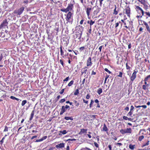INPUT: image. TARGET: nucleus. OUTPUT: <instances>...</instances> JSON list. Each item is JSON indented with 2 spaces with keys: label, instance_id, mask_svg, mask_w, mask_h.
<instances>
[{
  "label": "nucleus",
  "instance_id": "nucleus-6",
  "mask_svg": "<svg viewBox=\"0 0 150 150\" xmlns=\"http://www.w3.org/2000/svg\"><path fill=\"white\" fill-rule=\"evenodd\" d=\"M25 8L22 7L18 10H16L14 11V13L18 15H21L23 12Z\"/></svg>",
  "mask_w": 150,
  "mask_h": 150
},
{
  "label": "nucleus",
  "instance_id": "nucleus-14",
  "mask_svg": "<svg viewBox=\"0 0 150 150\" xmlns=\"http://www.w3.org/2000/svg\"><path fill=\"white\" fill-rule=\"evenodd\" d=\"M87 129H81L79 133V134L81 135L83 133H86L87 132Z\"/></svg>",
  "mask_w": 150,
  "mask_h": 150
},
{
  "label": "nucleus",
  "instance_id": "nucleus-12",
  "mask_svg": "<svg viewBox=\"0 0 150 150\" xmlns=\"http://www.w3.org/2000/svg\"><path fill=\"white\" fill-rule=\"evenodd\" d=\"M95 8H96V10L94 11L93 13V14L94 16L95 15H97V13L100 11V8H98V7H95Z\"/></svg>",
  "mask_w": 150,
  "mask_h": 150
},
{
  "label": "nucleus",
  "instance_id": "nucleus-16",
  "mask_svg": "<svg viewBox=\"0 0 150 150\" xmlns=\"http://www.w3.org/2000/svg\"><path fill=\"white\" fill-rule=\"evenodd\" d=\"M129 147L130 149L132 150H133L135 148V145L130 144L129 145Z\"/></svg>",
  "mask_w": 150,
  "mask_h": 150
},
{
  "label": "nucleus",
  "instance_id": "nucleus-25",
  "mask_svg": "<svg viewBox=\"0 0 150 150\" xmlns=\"http://www.w3.org/2000/svg\"><path fill=\"white\" fill-rule=\"evenodd\" d=\"M59 132L62 133L63 134H65L67 132L66 130H64L62 131H59Z\"/></svg>",
  "mask_w": 150,
  "mask_h": 150
},
{
  "label": "nucleus",
  "instance_id": "nucleus-44",
  "mask_svg": "<svg viewBox=\"0 0 150 150\" xmlns=\"http://www.w3.org/2000/svg\"><path fill=\"white\" fill-rule=\"evenodd\" d=\"M90 96L89 94H88L86 96V98L87 99H89V98H90Z\"/></svg>",
  "mask_w": 150,
  "mask_h": 150
},
{
  "label": "nucleus",
  "instance_id": "nucleus-20",
  "mask_svg": "<svg viewBox=\"0 0 150 150\" xmlns=\"http://www.w3.org/2000/svg\"><path fill=\"white\" fill-rule=\"evenodd\" d=\"M103 129L104 131H108V128L105 124H104V125L103 127Z\"/></svg>",
  "mask_w": 150,
  "mask_h": 150
},
{
  "label": "nucleus",
  "instance_id": "nucleus-48",
  "mask_svg": "<svg viewBox=\"0 0 150 150\" xmlns=\"http://www.w3.org/2000/svg\"><path fill=\"white\" fill-rule=\"evenodd\" d=\"M42 141V139H37L35 141V142H39Z\"/></svg>",
  "mask_w": 150,
  "mask_h": 150
},
{
  "label": "nucleus",
  "instance_id": "nucleus-10",
  "mask_svg": "<svg viewBox=\"0 0 150 150\" xmlns=\"http://www.w3.org/2000/svg\"><path fill=\"white\" fill-rule=\"evenodd\" d=\"M130 8L129 7H127L125 9V13L129 17H130Z\"/></svg>",
  "mask_w": 150,
  "mask_h": 150
},
{
  "label": "nucleus",
  "instance_id": "nucleus-37",
  "mask_svg": "<svg viewBox=\"0 0 150 150\" xmlns=\"http://www.w3.org/2000/svg\"><path fill=\"white\" fill-rule=\"evenodd\" d=\"M94 21H93L92 20H91L90 23V25L92 26L94 23Z\"/></svg>",
  "mask_w": 150,
  "mask_h": 150
},
{
  "label": "nucleus",
  "instance_id": "nucleus-9",
  "mask_svg": "<svg viewBox=\"0 0 150 150\" xmlns=\"http://www.w3.org/2000/svg\"><path fill=\"white\" fill-rule=\"evenodd\" d=\"M92 64L91 62V57L88 58L87 61V66H91Z\"/></svg>",
  "mask_w": 150,
  "mask_h": 150
},
{
  "label": "nucleus",
  "instance_id": "nucleus-31",
  "mask_svg": "<svg viewBox=\"0 0 150 150\" xmlns=\"http://www.w3.org/2000/svg\"><path fill=\"white\" fill-rule=\"evenodd\" d=\"M67 109L65 107V106H62L61 110L62 111L64 112Z\"/></svg>",
  "mask_w": 150,
  "mask_h": 150
},
{
  "label": "nucleus",
  "instance_id": "nucleus-2",
  "mask_svg": "<svg viewBox=\"0 0 150 150\" xmlns=\"http://www.w3.org/2000/svg\"><path fill=\"white\" fill-rule=\"evenodd\" d=\"M73 8V4L70 3L68 4V6L66 8H62L61 9V11L66 13L68 12H71Z\"/></svg>",
  "mask_w": 150,
  "mask_h": 150
},
{
  "label": "nucleus",
  "instance_id": "nucleus-64",
  "mask_svg": "<svg viewBox=\"0 0 150 150\" xmlns=\"http://www.w3.org/2000/svg\"><path fill=\"white\" fill-rule=\"evenodd\" d=\"M108 147L109 149V150H112V146L111 145H108Z\"/></svg>",
  "mask_w": 150,
  "mask_h": 150
},
{
  "label": "nucleus",
  "instance_id": "nucleus-8",
  "mask_svg": "<svg viewBox=\"0 0 150 150\" xmlns=\"http://www.w3.org/2000/svg\"><path fill=\"white\" fill-rule=\"evenodd\" d=\"M82 32L81 31H79V32L76 33L75 35L76 38H78V39H80L81 37Z\"/></svg>",
  "mask_w": 150,
  "mask_h": 150
},
{
  "label": "nucleus",
  "instance_id": "nucleus-26",
  "mask_svg": "<svg viewBox=\"0 0 150 150\" xmlns=\"http://www.w3.org/2000/svg\"><path fill=\"white\" fill-rule=\"evenodd\" d=\"M79 93V90L78 89L76 90L74 93V94L75 95H78Z\"/></svg>",
  "mask_w": 150,
  "mask_h": 150
},
{
  "label": "nucleus",
  "instance_id": "nucleus-46",
  "mask_svg": "<svg viewBox=\"0 0 150 150\" xmlns=\"http://www.w3.org/2000/svg\"><path fill=\"white\" fill-rule=\"evenodd\" d=\"M83 103L86 104H88V100H86L85 99H83Z\"/></svg>",
  "mask_w": 150,
  "mask_h": 150
},
{
  "label": "nucleus",
  "instance_id": "nucleus-53",
  "mask_svg": "<svg viewBox=\"0 0 150 150\" xmlns=\"http://www.w3.org/2000/svg\"><path fill=\"white\" fill-rule=\"evenodd\" d=\"M16 98L14 96H11L10 97V98L13 100H16Z\"/></svg>",
  "mask_w": 150,
  "mask_h": 150
},
{
  "label": "nucleus",
  "instance_id": "nucleus-56",
  "mask_svg": "<svg viewBox=\"0 0 150 150\" xmlns=\"http://www.w3.org/2000/svg\"><path fill=\"white\" fill-rule=\"evenodd\" d=\"M126 69H129V68H130V67H129V66H128V64H127V63L126 64Z\"/></svg>",
  "mask_w": 150,
  "mask_h": 150
},
{
  "label": "nucleus",
  "instance_id": "nucleus-28",
  "mask_svg": "<svg viewBox=\"0 0 150 150\" xmlns=\"http://www.w3.org/2000/svg\"><path fill=\"white\" fill-rule=\"evenodd\" d=\"M74 83V81L73 80H71L68 84V86H71Z\"/></svg>",
  "mask_w": 150,
  "mask_h": 150
},
{
  "label": "nucleus",
  "instance_id": "nucleus-3",
  "mask_svg": "<svg viewBox=\"0 0 150 150\" xmlns=\"http://www.w3.org/2000/svg\"><path fill=\"white\" fill-rule=\"evenodd\" d=\"M72 16V14L71 12H69L67 13V17L66 18V20L67 22L71 23L72 22V18H71Z\"/></svg>",
  "mask_w": 150,
  "mask_h": 150
},
{
  "label": "nucleus",
  "instance_id": "nucleus-27",
  "mask_svg": "<svg viewBox=\"0 0 150 150\" xmlns=\"http://www.w3.org/2000/svg\"><path fill=\"white\" fill-rule=\"evenodd\" d=\"M143 23L145 25L146 29L149 28V25L146 22L143 21Z\"/></svg>",
  "mask_w": 150,
  "mask_h": 150
},
{
  "label": "nucleus",
  "instance_id": "nucleus-7",
  "mask_svg": "<svg viewBox=\"0 0 150 150\" xmlns=\"http://www.w3.org/2000/svg\"><path fill=\"white\" fill-rule=\"evenodd\" d=\"M8 23L6 20H4L0 25V29L5 28L8 25Z\"/></svg>",
  "mask_w": 150,
  "mask_h": 150
},
{
  "label": "nucleus",
  "instance_id": "nucleus-5",
  "mask_svg": "<svg viewBox=\"0 0 150 150\" xmlns=\"http://www.w3.org/2000/svg\"><path fill=\"white\" fill-rule=\"evenodd\" d=\"M91 7H87L86 8H85L88 16V18L89 19H90V18L89 16L92 11V9H93L95 8V7H93V8H92Z\"/></svg>",
  "mask_w": 150,
  "mask_h": 150
},
{
  "label": "nucleus",
  "instance_id": "nucleus-32",
  "mask_svg": "<svg viewBox=\"0 0 150 150\" xmlns=\"http://www.w3.org/2000/svg\"><path fill=\"white\" fill-rule=\"evenodd\" d=\"M136 9L137 10H139L141 11L142 10V9L138 6H136Z\"/></svg>",
  "mask_w": 150,
  "mask_h": 150
},
{
  "label": "nucleus",
  "instance_id": "nucleus-42",
  "mask_svg": "<svg viewBox=\"0 0 150 150\" xmlns=\"http://www.w3.org/2000/svg\"><path fill=\"white\" fill-rule=\"evenodd\" d=\"M122 72H119V75H118V76L121 77H122Z\"/></svg>",
  "mask_w": 150,
  "mask_h": 150
},
{
  "label": "nucleus",
  "instance_id": "nucleus-61",
  "mask_svg": "<svg viewBox=\"0 0 150 150\" xmlns=\"http://www.w3.org/2000/svg\"><path fill=\"white\" fill-rule=\"evenodd\" d=\"M146 79L145 80H148L150 78V75L146 77Z\"/></svg>",
  "mask_w": 150,
  "mask_h": 150
},
{
  "label": "nucleus",
  "instance_id": "nucleus-21",
  "mask_svg": "<svg viewBox=\"0 0 150 150\" xmlns=\"http://www.w3.org/2000/svg\"><path fill=\"white\" fill-rule=\"evenodd\" d=\"M64 119L66 120H73V118L72 117H64Z\"/></svg>",
  "mask_w": 150,
  "mask_h": 150
},
{
  "label": "nucleus",
  "instance_id": "nucleus-50",
  "mask_svg": "<svg viewBox=\"0 0 150 150\" xmlns=\"http://www.w3.org/2000/svg\"><path fill=\"white\" fill-rule=\"evenodd\" d=\"M75 103H76V104H75V105H76V106H77V107L78 106H79V103H77V101H75Z\"/></svg>",
  "mask_w": 150,
  "mask_h": 150
},
{
  "label": "nucleus",
  "instance_id": "nucleus-17",
  "mask_svg": "<svg viewBox=\"0 0 150 150\" xmlns=\"http://www.w3.org/2000/svg\"><path fill=\"white\" fill-rule=\"evenodd\" d=\"M143 5H144V8L146 9H147L148 8V5L147 3L146 2L144 4H143Z\"/></svg>",
  "mask_w": 150,
  "mask_h": 150
},
{
  "label": "nucleus",
  "instance_id": "nucleus-41",
  "mask_svg": "<svg viewBox=\"0 0 150 150\" xmlns=\"http://www.w3.org/2000/svg\"><path fill=\"white\" fill-rule=\"evenodd\" d=\"M8 131V127L6 126H5V129L4 130V132H7Z\"/></svg>",
  "mask_w": 150,
  "mask_h": 150
},
{
  "label": "nucleus",
  "instance_id": "nucleus-18",
  "mask_svg": "<svg viewBox=\"0 0 150 150\" xmlns=\"http://www.w3.org/2000/svg\"><path fill=\"white\" fill-rule=\"evenodd\" d=\"M34 110H33L32 112L31 113L30 115V120H32L33 117L34 115Z\"/></svg>",
  "mask_w": 150,
  "mask_h": 150
},
{
  "label": "nucleus",
  "instance_id": "nucleus-43",
  "mask_svg": "<svg viewBox=\"0 0 150 150\" xmlns=\"http://www.w3.org/2000/svg\"><path fill=\"white\" fill-rule=\"evenodd\" d=\"M59 62L62 66L64 67V62L62 60V59H60L59 60Z\"/></svg>",
  "mask_w": 150,
  "mask_h": 150
},
{
  "label": "nucleus",
  "instance_id": "nucleus-1",
  "mask_svg": "<svg viewBox=\"0 0 150 150\" xmlns=\"http://www.w3.org/2000/svg\"><path fill=\"white\" fill-rule=\"evenodd\" d=\"M95 1V0H85L83 4L85 8H86L87 7H92Z\"/></svg>",
  "mask_w": 150,
  "mask_h": 150
},
{
  "label": "nucleus",
  "instance_id": "nucleus-57",
  "mask_svg": "<svg viewBox=\"0 0 150 150\" xmlns=\"http://www.w3.org/2000/svg\"><path fill=\"white\" fill-rule=\"evenodd\" d=\"M141 107H142L144 109H146L147 108V106L146 105H142L141 106Z\"/></svg>",
  "mask_w": 150,
  "mask_h": 150
},
{
  "label": "nucleus",
  "instance_id": "nucleus-29",
  "mask_svg": "<svg viewBox=\"0 0 150 150\" xmlns=\"http://www.w3.org/2000/svg\"><path fill=\"white\" fill-rule=\"evenodd\" d=\"M27 103V101L26 100H23L22 101L21 103V105L23 106L25 105Z\"/></svg>",
  "mask_w": 150,
  "mask_h": 150
},
{
  "label": "nucleus",
  "instance_id": "nucleus-33",
  "mask_svg": "<svg viewBox=\"0 0 150 150\" xmlns=\"http://www.w3.org/2000/svg\"><path fill=\"white\" fill-rule=\"evenodd\" d=\"M147 87L146 85H144L142 86V88L145 90L148 89V88H147Z\"/></svg>",
  "mask_w": 150,
  "mask_h": 150
},
{
  "label": "nucleus",
  "instance_id": "nucleus-22",
  "mask_svg": "<svg viewBox=\"0 0 150 150\" xmlns=\"http://www.w3.org/2000/svg\"><path fill=\"white\" fill-rule=\"evenodd\" d=\"M115 8L114 10L113 14H114L115 15H116L117 14V12L116 11V8H117V7H116V6L115 5Z\"/></svg>",
  "mask_w": 150,
  "mask_h": 150
},
{
  "label": "nucleus",
  "instance_id": "nucleus-60",
  "mask_svg": "<svg viewBox=\"0 0 150 150\" xmlns=\"http://www.w3.org/2000/svg\"><path fill=\"white\" fill-rule=\"evenodd\" d=\"M134 108L133 105L131 106V107H130V111H132L133 110V109Z\"/></svg>",
  "mask_w": 150,
  "mask_h": 150
},
{
  "label": "nucleus",
  "instance_id": "nucleus-55",
  "mask_svg": "<svg viewBox=\"0 0 150 150\" xmlns=\"http://www.w3.org/2000/svg\"><path fill=\"white\" fill-rule=\"evenodd\" d=\"M103 47V46L102 45L100 46L99 47V52H101V51L102 48Z\"/></svg>",
  "mask_w": 150,
  "mask_h": 150
},
{
  "label": "nucleus",
  "instance_id": "nucleus-58",
  "mask_svg": "<svg viewBox=\"0 0 150 150\" xmlns=\"http://www.w3.org/2000/svg\"><path fill=\"white\" fill-rule=\"evenodd\" d=\"M3 58V54H1L0 56V62L1 61Z\"/></svg>",
  "mask_w": 150,
  "mask_h": 150
},
{
  "label": "nucleus",
  "instance_id": "nucleus-36",
  "mask_svg": "<svg viewBox=\"0 0 150 150\" xmlns=\"http://www.w3.org/2000/svg\"><path fill=\"white\" fill-rule=\"evenodd\" d=\"M104 70L106 71L107 72H108L109 74H110L111 73V72L109 71L108 69L105 68L104 69Z\"/></svg>",
  "mask_w": 150,
  "mask_h": 150
},
{
  "label": "nucleus",
  "instance_id": "nucleus-47",
  "mask_svg": "<svg viewBox=\"0 0 150 150\" xmlns=\"http://www.w3.org/2000/svg\"><path fill=\"white\" fill-rule=\"evenodd\" d=\"M84 49V47H82L79 48V50L81 51Z\"/></svg>",
  "mask_w": 150,
  "mask_h": 150
},
{
  "label": "nucleus",
  "instance_id": "nucleus-38",
  "mask_svg": "<svg viewBox=\"0 0 150 150\" xmlns=\"http://www.w3.org/2000/svg\"><path fill=\"white\" fill-rule=\"evenodd\" d=\"M66 100L65 98L61 99L59 101L60 103H63Z\"/></svg>",
  "mask_w": 150,
  "mask_h": 150
},
{
  "label": "nucleus",
  "instance_id": "nucleus-40",
  "mask_svg": "<svg viewBox=\"0 0 150 150\" xmlns=\"http://www.w3.org/2000/svg\"><path fill=\"white\" fill-rule=\"evenodd\" d=\"M149 141H147V142L145 144H144L143 145V146H148L149 144Z\"/></svg>",
  "mask_w": 150,
  "mask_h": 150
},
{
  "label": "nucleus",
  "instance_id": "nucleus-15",
  "mask_svg": "<svg viewBox=\"0 0 150 150\" xmlns=\"http://www.w3.org/2000/svg\"><path fill=\"white\" fill-rule=\"evenodd\" d=\"M87 68H88L87 67H85L82 69L81 71V73L82 74H83V73L85 74L86 73V72L87 71Z\"/></svg>",
  "mask_w": 150,
  "mask_h": 150
},
{
  "label": "nucleus",
  "instance_id": "nucleus-39",
  "mask_svg": "<svg viewBox=\"0 0 150 150\" xmlns=\"http://www.w3.org/2000/svg\"><path fill=\"white\" fill-rule=\"evenodd\" d=\"M5 138V137H3L2 138V139L1 140V141H0V142L1 144H3V143L4 142V139Z\"/></svg>",
  "mask_w": 150,
  "mask_h": 150
},
{
  "label": "nucleus",
  "instance_id": "nucleus-51",
  "mask_svg": "<svg viewBox=\"0 0 150 150\" xmlns=\"http://www.w3.org/2000/svg\"><path fill=\"white\" fill-rule=\"evenodd\" d=\"M69 77H68L66 78V79L64 80L63 81H67L69 79Z\"/></svg>",
  "mask_w": 150,
  "mask_h": 150
},
{
  "label": "nucleus",
  "instance_id": "nucleus-30",
  "mask_svg": "<svg viewBox=\"0 0 150 150\" xmlns=\"http://www.w3.org/2000/svg\"><path fill=\"white\" fill-rule=\"evenodd\" d=\"M94 101L93 100H91V103L89 105V107L90 108H91L92 107V105L94 103Z\"/></svg>",
  "mask_w": 150,
  "mask_h": 150
},
{
  "label": "nucleus",
  "instance_id": "nucleus-45",
  "mask_svg": "<svg viewBox=\"0 0 150 150\" xmlns=\"http://www.w3.org/2000/svg\"><path fill=\"white\" fill-rule=\"evenodd\" d=\"M94 144L95 146H96V147L98 148L99 147V145L96 142H94Z\"/></svg>",
  "mask_w": 150,
  "mask_h": 150
},
{
  "label": "nucleus",
  "instance_id": "nucleus-24",
  "mask_svg": "<svg viewBox=\"0 0 150 150\" xmlns=\"http://www.w3.org/2000/svg\"><path fill=\"white\" fill-rule=\"evenodd\" d=\"M144 136L143 135H142L139 136L138 138V140L139 141H141L144 138Z\"/></svg>",
  "mask_w": 150,
  "mask_h": 150
},
{
  "label": "nucleus",
  "instance_id": "nucleus-34",
  "mask_svg": "<svg viewBox=\"0 0 150 150\" xmlns=\"http://www.w3.org/2000/svg\"><path fill=\"white\" fill-rule=\"evenodd\" d=\"M132 113H133L132 111H130V112H129V113L127 114V116L129 115V116L132 117L131 115H132Z\"/></svg>",
  "mask_w": 150,
  "mask_h": 150
},
{
  "label": "nucleus",
  "instance_id": "nucleus-23",
  "mask_svg": "<svg viewBox=\"0 0 150 150\" xmlns=\"http://www.w3.org/2000/svg\"><path fill=\"white\" fill-rule=\"evenodd\" d=\"M102 89L100 88H99L97 91V93H98V94L99 95L101 94V93H102Z\"/></svg>",
  "mask_w": 150,
  "mask_h": 150
},
{
  "label": "nucleus",
  "instance_id": "nucleus-35",
  "mask_svg": "<svg viewBox=\"0 0 150 150\" xmlns=\"http://www.w3.org/2000/svg\"><path fill=\"white\" fill-rule=\"evenodd\" d=\"M139 1L142 4L146 2L145 0H140Z\"/></svg>",
  "mask_w": 150,
  "mask_h": 150
},
{
  "label": "nucleus",
  "instance_id": "nucleus-62",
  "mask_svg": "<svg viewBox=\"0 0 150 150\" xmlns=\"http://www.w3.org/2000/svg\"><path fill=\"white\" fill-rule=\"evenodd\" d=\"M125 110L127 111L129 110V107H126L125 108Z\"/></svg>",
  "mask_w": 150,
  "mask_h": 150
},
{
  "label": "nucleus",
  "instance_id": "nucleus-59",
  "mask_svg": "<svg viewBox=\"0 0 150 150\" xmlns=\"http://www.w3.org/2000/svg\"><path fill=\"white\" fill-rule=\"evenodd\" d=\"M145 13L146 15L148 16L149 17H150V13L149 12H146Z\"/></svg>",
  "mask_w": 150,
  "mask_h": 150
},
{
  "label": "nucleus",
  "instance_id": "nucleus-52",
  "mask_svg": "<svg viewBox=\"0 0 150 150\" xmlns=\"http://www.w3.org/2000/svg\"><path fill=\"white\" fill-rule=\"evenodd\" d=\"M64 88L62 89L61 90V91H60V92H59L61 94H62L63 93H64Z\"/></svg>",
  "mask_w": 150,
  "mask_h": 150
},
{
  "label": "nucleus",
  "instance_id": "nucleus-19",
  "mask_svg": "<svg viewBox=\"0 0 150 150\" xmlns=\"http://www.w3.org/2000/svg\"><path fill=\"white\" fill-rule=\"evenodd\" d=\"M60 52H61V54L62 57H64V52L62 50V46H61L60 47Z\"/></svg>",
  "mask_w": 150,
  "mask_h": 150
},
{
  "label": "nucleus",
  "instance_id": "nucleus-13",
  "mask_svg": "<svg viewBox=\"0 0 150 150\" xmlns=\"http://www.w3.org/2000/svg\"><path fill=\"white\" fill-rule=\"evenodd\" d=\"M64 143H60L59 144L56 145V147L57 148H62L64 147Z\"/></svg>",
  "mask_w": 150,
  "mask_h": 150
},
{
  "label": "nucleus",
  "instance_id": "nucleus-4",
  "mask_svg": "<svg viewBox=\"0 0 150 150\" xmlns=\"http://www.w3.org/2000/svg\"><path fill=\"white\" fill-rule=\"evenodd\" d=\"M132 129L131 128H127L126 129H122L120 130V132L122 134L126 133H131L132 132Z\"/></svg>",
  "mask_w": 150,
  "mask_h": 150
},
{
  "label": "nucleus",
  "instance_id": "nucleus-49",
  "mask_svg": "<svg viewBox=\"0 0 150 150\" xmlns=\"http://www.w3.org/2000/svg\"><path fill=\"white\" fill-rule=\"evenodd\" d=\"M84 21V19L83 18L80 21V23L81 25H82L83 24V22Z\"/></svg>",
  "mask_w": 150,
  "mask_h": 150
},
{
  "label": "nucleus",
  "instance_id": "nucleus-63",
  "mask_svg": "<svg viewBox=\"0 0 150 150\" xmlns=\"http://www.w3.org/2000/svg\"><path fill=\"white\" fill-rule=\"evenodd\" d=\"M123 118L124 120H127L128 119V117L125 116H124L123 117Z\"/></svg>",
  "mask_w": 150,
  "mask_h": 150
},
{
  "label": "nucleus",
  "instance_id": "nucleus-11",
  "mask_svg": "<svg viewBox=\"0 0 150 150\" xmlns=\"http://www.w3.org/2000/svg\"><path fill=\"white\" fill-rule=\"evenodd\" d=\"M137 72L134 71L131 77V80L133 81L136 78V74Z\"/></svg>",
  "mask_w": 150,
  "mask_h": 150
},
{
  "label": "nucleus",
  "instance_id": "nucleus-54",
  "mask_svg": "<svg viewBox=\"0 0 150 150\" xmlns=\"http://www.w3.org/2000/svg\"><path fill=\"white\" fill-rule=\"evenodd\" d=\"M47 138V136H44L43 137H42L41 139H42V141H43V140L46 139Z\"/></svg>",
  "mask_w": 150,
  "mask_h": 150
}]
</instances>
